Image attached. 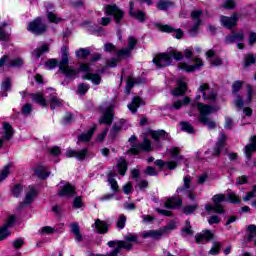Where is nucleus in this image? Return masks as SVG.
Listing matches in <instances>:
<instances>
[{
    "mask_svg": "<svg viewBox=\"0 0 256 256\" xmlns=\"http://www.w3.org/2000/svg\"><path fill=\"white\" fill-rule=\"evenodd\" d=\"M199 99H201V95H197L195 101L191 103L192 109H197L199 111L200 123H203V125H207L208 129H215V127H217V124L215 123V121L209 119V115H211V113H215V111H219V107L203 104L199 102Z\"/></svg>",
    "mask_w": 256,
    "mask_h": 256,
    "instance_id": "nucleus-1",
    "label": "nucleus"
},
{
    "mask_svg": "<svg viewBox=\"0 0 256 256\" xmlns=\"http://www.w3.org/2000/svg\"><path fill=\"white\" fill-rule=\"evenodd\" d=\"M171 57H173L176 61H181V59H183V53L170 50L168 53L157 55L153 59V63L156 64L158 69H162V67H168V65H171Z\"/></svg>",
    "mask_w": 256,
    "mask_h": 256,
    "instance_id": "nucleus-2",
    "label": "nucleus"
},
{
    "mask_svg": "<svg viewBox=\"0 0 256 256\" xmlns=\"http://www.w3.org/2000/svg\"><path fill=\"white\" fill-rule=\"evenodd\" d=\"M62 60L59 63V69L68 77V79H75V76L79 73L75 68L69 66V49L65 46L61 49Z\"/></svg>",
    "mask_w": 256,
    "mask_h": 256,
    "instance_id": "nucleus-3",
    "label": "nucleus"
},
{
    "mask_svg": "<svg viewBox=\"0 0 256 256\" xmlns=\"http://www.w3.org/2000/svg\"><path fill=\"white\" fill-rule=\"evenodd\" d=\"M135 141H137L136 136H131L129 138V143L131 144L130 153H132V155H137L138 153H140V151L149 152L153 150V148L151 147V141L147 138H145L143 142L138 144H135Z\"/></svg>",
    "mask_w": 256,
    "mask_h": 256,
    "instance_id": "nucleus-4",
    "label": "nucleus"
},
{
    "mask_svg": "<svg viewBox=\"0 0 256 256\" xmlns=\"http://www.w3.org/2000/svg\"><path fill=\"white\" fill-rule=\"evenodd\" d=\"M253 95H255V91L253 90V86L250 84L247 85V97L246 100L243 101V97L241 95L236 94V98L234 100V105L241 111L244 105H249L253 101Z\"/></svg>",
    "mask_w": 256,
    "mask_h": 256,
    "instance_id": "nucleus-5",
    "label": "nucleus"
},
{
    "mask_svg": "<svg viewBox=\"0 0 256 256\" xmlns=\"http://www.w3.org/2000/svg\"><path fill=\"white\" fill-rule=\"evenodd\" d=\"M103 11L106 15L114 17L115 23H121V19L125 16V12L121 10L116 4L105 5Z\"/></svg>",
    "mask_w": 256,
    "mask_h": 256,
    "instance_id": "nucleus-6",
    "label": "nucleus"
},
{
    "mask_svg": "<svg viewBox=\"0 0 256 256\" xmlns=\"http://www.w3.org/2000/svg\"><path fill=\"white\" fill-rule=\"evenodd\" d=\"M137 45V39L133 36L128 37V47L122 48L116 52L118 59H127V57H131V53H133V49Z\"/></svg>",
    "mask_w": 256,
    "mask_h": 256,
    "instance_id": "nucleus-7",
    "label": "nucleus"
},
{
    "mask_svg": "<svg viewBox=\"0 0 256 256\" xmlns=\"http://www.w3.org/2000/svg\"><path fill=\"white\" fill-rule=\"evenodd\" d=\"M28 31H31V33H34L35 35H41L47 31V26L43 24L41 18H36L28 24Z\"/></svg>",
    "mask_w": 256,
    "mask_h": 256,
    "instance_id": "nucleus-8",
    "label": "nucleus"
},
{
    "mask_svg": "<svg viewBox=\"0 0 256 256\" xmlns=\"http://www.w3.org/2000/svg\"><path fill=\"white\" fill-rule=\"evenodd\" d=\"M198 92L202 93L204 101H215L217 99V93L209 87V84L204 83L198 88Z\"/></svg>",
    "mask_w": 256,
    "mask_h": 256,
    "instance_id": "nucleus-9",
    "label": "nucleus"
},
{
    "mask_svg": "<svg viewBox=\"0 0 256 256\" xmlns=\"http://www.w3.org/2000/svg\"><path fill=\"white\" fill-rule=\"evenodd\" d=\"M15 225V216L10 215L3 226L0 227V241H3L4 239H7L9 235H11V232H9V229Z\"/></svg>",
    "mask_w": 256,
    "mask_h": 256,
    "instance_id": "nucleus-10",
    "label": "nucleus"
},
{
    "mask_svg": "<svg viewBox=\"0 0 256 256\" xmlns=\"http://www.w3.org/2000/svg\"><path fill=\"white\" fill-rule=\"evenodd\" d=\"M150 137L156 143V147H161V141H169L171 139L169 133L165 132V130H151Z\"/></svg>",
    "mask_w": 256,
    "mask_h": 256,
    "instance_id": "nucleus-11",
    "label": "nucleus"
},
{
    "mask_svg": "<svg viewBox=\"0 0 256 256\" xmlns=\"http://www.w3.org/2000/svg\"><path fill=\"white\" fill-rule=\"evenodd\" d=\"M239 17H241V14L237 12L233 13L231 17L221 16L220 23L223 27H226V29H233V27L237 25Z\"/></svg>",
    "mask_w": 256,
    "mask_h": 256,
    "instance_id": "nucleus-12",
    "label": "nucleus"
},
{
    "mask_svg": "<svg viewBox=\"0 0 256 256\" xmlns=\"http://www.w3.org/2000/svg\"><path fill=\"white\" fill-rule=\"evenodd\" d=\"M194 65H189L187 63H180L178 66V69H181L182 71H186V73H193V71H197L198 69H201L203 67V60L201 58H195L194 59Z\"/></svg>",
    "mask_w": 256,
    "mask_h": 256,
    "instance_id": "nucleus-13",
    "label": "nucleus"
},
{
    "mask_svg": "<svg viewBox=\"0 0 256 256\" xmlns=\"http://www.w3.org/2000/svg\"><path fill=\"white\" fill-rule=\"evenodd\" d=\"M187 93V78L181 76L177 80V87L172 91L174 97H179V95H185Z\"/></svg>",
    "mask_w": 256,
    "mask_h": 256,
    "instance_id": "nucleus-14",
    "label": "nucleus"
},
{
    "mask_svg": "<svg viewBox=\"0 0 256 256\" xmlns=\"http://www.w3.org/2000/svg\"><path fill=\"white\" fill-rule=\"evenodd\" d=\"M227 143V136L224 133H220V137L212 151L213 157H219L223 149H225V145Z\"/></svg>",
    "mask_w": 256,
    "mask_h": 256,
    "instance_id": "nucleus-15",
    "label": "nucleus"
},
{
    "mask_svg": "<svg viewBox=\"0 0 256 256\" xmlns=\"http://www.w3.org/2000/svg\"><path fill=\"white\" fill-rule=\"evenodd\" d=\"M12 137H13V127L11 126V124L4 122L3 136L0 137V148L3 147V143H5V141H11Z\"/></svg>",
    "mask_w": 256,
    "mask_h": 256,
    "instance_id": "nucleus-16",
    "label": "nucleus"
},
{
    "mask_svg": "<svg viewBox=\"0 0 256 256\" xmlns=\"http://www.w3.org/2000/svg\"><path fill=\"white\" fill-rule=\"evenodd\" d=\"M44 7H46L47 10V18L51 23H59L61 21V18L57 17L55 14V6L51 2H45Z\"/></svg>",
    "mask_w": 256,
    "mask_h": 256,
    "instance_id": "nucleus-17",
    "label": "nucleus"
},
{
    "mask_svg": "<svg viewBox=\"0 0 256 256\" xmlns=\"http://www.w3.org/2000/svg\"><path fill=\"white\" fill-rule=\"evenodd\" d=\"M87 153H89V151L87 150V148H84L80 151L77 150H73L71 148H68L66 150V157L70 158V157H75L78 159V161H83V159H85L87 157Z\"/></svg>",
    "mask_w": 256,
    "mask_h": 256,
    "instance_id": "nucleus-18",
    "label": "nucleus"
},
{
    "mask_svg": "<svg viewBox=\"0 0 256 256\" xmlns=\"http://www.w3.org/2000/svg\"><path fill=\"white\" fill-rule=\"evenodd\" d=\"M202 14H203V11L201 10L193 11L191 13L192 19L196 21L194 26L190 30V35L192 37H195V35H197V31H199V25H201V20L199 19V17H201Z\"/></svg>",
    "mask_w": 256,
    "mask_h": 256,
    "instance_id": "nucleus-19",
    "label": "nucleus"
},
{
    "mask_svg": "<svg viewBox=\"0 0 256 256\" xmlns=\"http://www.w3.org/2000/svg\"><path fill=\"white\" fill-rule=\"evenodd\" d=\"M114 109H115V106L110 104L106 108L103 116L100 118L99 123H101V124L105 123L106 125H111V123H113V110Z\"/></svg>",
    "mask_w": 256,
    "mask_h": 256,
    "instance_id": "nucleus-20",
    "label": "nucleus"
},
{
    "mask_svg": "<svg viewBox=\"0 0 256 256\" xmlns=\"http://www.w3.org/2000/svg\"><path fill=\"white\" fill-rule=\"evenodd\" d=\"M225 195L224 194H216L213 196L212 201L214 202V209H215V213H219V214H223L225 213V210L223 209V206L221 205V203H223V201H225Z\"/></svg>",
    "mask_w": 256,
    "mask_h": 256,
    "instance_id": "nucleus-21",
    "label": "nucleus"
},
{
    "mask_svg": "<svg viewBox=\"0 0 256 256\" xmlns=\"http://www.w3.org/2000/svg\"><path fill=\"white\" fill-rule=\"evenodd\" d=\"M249 141L250 143L247 144L244 148V153L248 160L253 157V153L256 151V136H251Z\"/></svg>",
    "mask_w": 256,
    "mask_h": 256,
    "instance_id": "nucleus-22",
    "label": "nucleus"
},
{
    "mask_svg": "<svg viewBox=\"0 0 256 256\" xmlns=\"http://www.w3.org/2000/svg\"><path fill=\"white\" fill-rule=\"evenodd\" d=\"M213 239V232L210 230H204L201 233L195 235L196 243H207Z\"/></svg>",
    "mask_w": 256,
    "mask_h": 256,
    "instance_id": "nucleus-23",
    "label": "nucleus"
},
{
    "mask_svg": "<svg viewBox=\"0 0 256 256\" xmlns=\"http://www.w3.org/2000/svg\"><path fill=\"white\" fill-rule=\"evenodd\" d=\"M37 197V189L34 186H28L26 189V195L24 198V205H31L35 198Z\"/></svg>",
    "mask_w": 256,
    "mask_h": 256,
    "instance_id": "nucleus-24",
    "label": "nucleus"
},
{
    "mask_svg": "<svg viewBox=\"0 0 256 256\" xmlns=\"http://www.w3.org/2000/svg\"><path fill=\"white\" fill-rule=\"evenodd\" d=\"M52 93L49 96V103H50V108L53 110L57 109V107H61L63 105V100L57 97V93H55L54 89H50Z\"/></svg>",
    "mask_w": 256,
    "mask_h": 256,
    "instance_id": "nucleus-25",
    "label": "nucleus"
},
{
    "mask_svg": "<svg viewBox=\"0 0 256 256\" xmlns=\"http://www.w3.org/2000/svg\"><path fill=\"white\" fill-rule=\"evenodd\" d=\"M159 29L163 33H174V36L176 39H181V37H183V30H181V29L175 30V28H173L169 25H160Z\"/></svg>",
    "mask_w": 256,
    "mask_h": 256,
    "instance_id": "nucleus-26",
    "label": "nucleus"
},
{
    "mask_svg": "<svg viewBox=\"0 0 256 256\" xmlns=\"http://www.w3.org/2000/svg\"><path fill=\"white\" fill-rule=\"evenodd\" d=\"M245 39V33L243 31L233 32L231 35L226 36L225 43L228 45L231 43H237V41H243Z\"/></svg>",
    "mask_w": 256,
    "mask_h": 256,
    "instance_id": "nucleus-27",
    "label": "nucleus"
},
{
    "mask_svg": "<svg viewBox=\"0 0 256 256\" xmlns=\"http://www.w3.org/2000/svg\"><path fill=\"white\" fill-rule=\"evenodd\" d=\"M129 15L137 19L140 23L145 21V14L141 10L135 11V4L133 2H130Z\"/></svg>",
    "mask_w": 256,
    "mask_h": 256,
    "instance_id": "nucleus-28",
    "label": "nucleus"
},
{
    "mask_svg": "<svg viewBox=\"0 0 256 256\" xmlns=\"http://www.w3.org/2000/svg\"><path fill=\"white\" fill-rule=\"evenodd\" d=\"M183 205V200L180 197L168 198L164 204L166 209H175V207H181Z\"/></svg>",
    "mask_w": 256,
    "mask_h": 256,
    "instance_id": "nucleus-29",
    "label": "nucleus"
},
{
    "mask_svg": "<svg viewBox=\"0 0 256 256\" xmlns=\"http://www.w3.org/2000/svg\"><path fill=\"white\" fill-rule=\"evenodd\" d=\"M165 230H149L142 233L143 239H161Z\"/></svg>",
    "mask_w": 256,
    "mask_h": 256,
    "instance_id": "nucleus-30",
    "label": "nucleus"
},
{
    "mask_svg": "<svg viewBox=\"0 0 256 256\" xmlns=\"http://www.w3.org/2000/svg\"><path fill=\"white\" fill-rule=\"evenodd\" d=\"M59 197H73L75 195V188L71 184H65L58 192Z\"/></svg>",
    "mask_w": 256,
    "mask_h": 256,
    "instance_id": "nucleus-31",
    "label": "nucleus"
},
{
    "mask_svg": "<svg viewBox=\"0 0 256 256\" xmlns=\"http://www.w3.org/2000/svg\"><path fill=\"white\" fill-rule=\"evenodd\" d=\"M71 233L75 235V241L81 243L83 241V235H81V229L79 228V223L74 222L70 225Z\"/></svg>",
    "mask_w": 256,
    "mask_h": 256,
    "instance_id": "nucleus-32",
    "label": "nucleus"
},
{
    "mask_svg": "<svg viewBox=\"0 0 256 256\" xmlns=\"http://www.w3.org/2000/svg\"><path fill=\"white\" fill-rule=\"evenodd\" d=\"M93 226L100 234H105L107 233V231H109V226L107 225V222L101 221V219H97Z\"/></svg>",
    "mask_w": 256,
    "mask_h": 256,
    "instance_id": "nucleus-33",
    "label": "nucleus"
},
{
    "mask_svg": "<svg viewBox=\"0 0 256 256\" xmlns=\"http://www.w3.org/2000/svg\"><path fill=\"white\" fill-rule=\"evenodd\" d=\"M143 105V101L140 97L136 96L132 99V102L128 104V109L131 113H137V109H139Z\"/></svg>",
    "mask_w": 256,
    "mask_h": 256,
    "instance_id": "nucleus-34",
    "label": "nucleus"
},
{
    "mask_svg": "<svg viewBox=\"0 0 256 256\" xmlns=\"http://www.w3.org/2000/svg\"><path fill=\"white\" fill-rule=\"evenodd\" d=\"M97 126H93L91 129L88 130L87 133H82L78 136V141H82L83 143H87L91 141V137H93Z\"/></svg>",
    "mask_w": 256,
    "mask_h": 256,
    "instance_id": "nucleus-35",
    "label": "nucleus"
},
{
    "mask_svg": "<svg viewBox=\"0 0 256 256\" xmlns=\"http://www.w3.org/2000/svg\"><path fill=\"white\" fill-rule=\"evenodd\" d=\"M30 97L34 103L41 105V107H47V99L41 93L30 94Z\"/></svg>",
    "mask_w": 256,
    "mask_h": 256,
    "instance_id": "nucleus-36",
    "label": "nucleus"
},
{
    "mask_svg": "<svg viewBox=\"0 0 256 256\" xmlns=\"http://www.w3.org/2000/svg\"><path fill=\"white\" fill-rule=\"evenodd\" d=\"M184 187H180L176 190V193H178V195L181 193L182 195L187 194V192L189 191V189L191 188V176H185L184 179Z\"/></svg>",
    "mask_w": 256,
    "mask_h": 256,
    "instance_id": "nucleus-37",
    "label": "nucleus"
},
{
    "mask_svg": "<svg viewBox=\"0 0 256 256\" xmlns=\"http://www.w3.org/2000/svg\"><path fill=\"white\" fill-rule=\"evenodd\" d=\"M34 173L35 175H37V177H39V179H47V177H49V172L47 171V168L43 165H38L34 169Z\"/></svg>",
    "mask_w": 256,
    "mask_h": 256,
    "instance_id": "nucleus-38",
    "label": "nucleus"
},
{
    "mask_svg": "<svg viewBox=\"0 0 256 256\" xmlns=\"http://www.w3.org/2000/svg\"><path fill=\"white\" fill-rule=\"evenodd\" d=\"M49 51V45L47 44H43L42 46L36 48L32 55L34 57V59H39V57H41V55H43L44 53H48Z\"/></svg>",
    "mask_w": 256,
    "mask_h": 256,
    "instance_id": "nucleus-39",
    "label": "nucleus"
},
{
    "mask_svg": "<svg viewBox=\"0 0 256 256\" xmlns=\"http://www.w3.org/2000/svg\"><path fill=\"white\" fill-rule=\"evenodd\" d=\"M83 79L92 81L94 85H99L101 83V76H99V74L87 73L86 75L83 76Z\"/></svg>",
    "mask_w": 256,
    "mask_h": 256,
    "instance_id": "nucleus-40",
    "label": "nucleus"
},
{
    "mask_svg": "<svg viewBox=\"0 0 256 256\" xmlns=\"http://www.w3.org/2000/svg\"><path fill=\"white\" fill-rule=\"evenodd\" d=\"M13 167V164L9 163L4 166V168L0 172V183L1 181H5L7 177H9V173H11V168Z\"/></svg>",
    "mask_w": 256,
    "mask_h": 256,
    "instance_id": "nucleus-41",
    "label": "nucleus"
},
{
    "mask_svg": "<svg viewBox=\"0 0 256 256\" xmlns=\"http://www.w3.org/2000/svg\"><path fill=\"white\" fill-rule=\"evenodd\" d=\"M117 168L120 175H125V173H127V161L123 158H120L117 163Z\"/></svg>",
    "mask_w": 256,
    "mask_h": 256,
    "instance_id": "nucleus-42",
    "label": "nucleus"
},
{
    "mask_svg": "<svg viewBox=\"0 0 256 256\" xmlns=\"http://www.w3.org/2000/svg\"><path fill=\"white\" fill-rule=\"evenodd\" d=\"M170 7H173V2H171L170 0H160L157 3V8L160 11H165V9H169Z\"/></svg>",
    "mask_w": 256,
    "mask_h": 256,
    "instance_id": "nucleus-43",
    "label": "nucleus"
},
{
    "mask_svg": "<svg viewBox=\"0 0 256 256\" xmlns=\"http://www.w3.org/2000/svg\"><path fill=\"white\" fill-rule=\"evenodd\" d=\"M113 177H114L113 173H110L108 177V183L112 191L116 193L117 191H119V184H117V180H115V178Z\"/></svg>",
    "mask_w": 256,
    "mask_h": 256,
    "instance_id": "nucleus-44",
    "label": "nucleus"
},
{
    "mask_svg": "<svg viewBox=\"0 0 256 256\" xmlns=\"http://www.w3.org/2000/svg\"><path fill=\"white\" fill-rule=\"evenodd\" d=\"M191 103V99H189V97H185L182 101L178 100L176 102H174L172 109H181V107H183V105H187Z\"/></svg>",
    "mask_w": 256,
    "mask_h": 256,
    "instance_id": "nucleus-45",
    "label": "nucleus"
},
{
    "mask_svg": "<svg viewBox=\"0 0 256 256\" xmlns=\"http://www.w3.org/2000/svg\"><path fill=\"white\" fill-rule=\"evenodd\" d=\"M199 209V204L187 205L183 208L184 215H193V212Z\"/></svg>",
    "mask_w": 256,
    "mask_h": 256,
    "instance_id": "nucleus-46",
    "label": "nucleus"
},
{
    "mask_svg": "<svg viewBox=\"0 0 256 256\" xmlns=\"http://www.w3.org/2000/svg\"><path fill=\"white\" fill-rule=\"evenodd\" d=\"M90 51L87 48H80L79 50L76 51V57H78V59H85L87 57H89L90 55Z\"/></svg>",
    "mask_w": 256,
    "mask_h": 256,
    "instance_id": "nucleus-47",
    "label": "nucleus"
},
{
    "mask_svg": "<svg viewBox=\"0 0 256 256\" xmlns=\"http://www.w3.org/2000/svg\"><path fill=\"white\" fill-rule=\"evenodd\" d=\"M180 127L182 131H185L186 133H195V129L193 128V125L189 122H181Z\"/></svg>",
    "mask_w": 256,
    "mask_h": 256,
    "instance_id": "nucleus-48",
    "label": "nucleus"
},
{
    "mask_svg": "<svg viewBox=\"0 0 256 256\" xmlns=\"http://www.w3.org/2000/svg\"><path fill=\"white\" fill-rule=\"evenodd\" d=\"M4 27H7V24L4 23L0 26V41H9V32L5 31Z\"/></svg>",
    "mask_w": 256,
    "mask_h": 256,
    "instance_id": "nucleus-49",
    "label": "nucleus"
},
{
    "mask_svg": "<svg viewBox=\"0 0 256 256\" xmlns=\"http://www.w3.org/2000/svg\"><path fill=\"white\" fill-rule=\"evenodd\" d=\"M226 201H229V203H241V199L235 194V192H229L226 195Z\"/></svg>",
    "mask_w": 256,
    "mask_h": 256,
    "instance_id": "nucleus-50",
    "label": "nucleus"
},
{
    "mask_svg": "<svg viewBox=\"0 0 256 256\" xmlns=\"http://www.w3.org/2000/svg\"><path fill=\"white\" fill-rule=\"evenodd\" d=\"M255 63V55L253 54H247L244 58V67L247 69L249 65H254Z\"/></svg>",
    "mask_w": 256,
    "mask_h": 256,
    "instance_id": "nucleus-51",
    "label": "nucleus"
},
{
    "mask_svg": "<svg viewBox=\"0 0 256 256\" xmlns=\"http://www.w3.org/2000/svg\"><path fill=\"white\" fill-rule=\"evenodd\" d=\"M23 193V185L21 184H16L12 188V195L14 197H21V194Z\"/></svg>",
    "mask_w": 256,
    "mask_h": 256,
    "instance_id": "nucleus-52",
    "label": "nucleus"
},
{
    "mask_svg": "<svg viewBox=\"0 0 256 256\" xmlns=\"http://www.w3.org/2000/svg\"><path fill=\"white\" fill-rule=\"evenodd\" d=\"M221 251V244L219 242H213L212 248L209 251V255H219Z\"/></svg>",
    "mask_w": 256,
    "mask_h": 256,
    "instance_id": "nucleus-53",
    "label": "nucleus"
},
{
    "mask_svg": "<svg viewBox=\"0 0 256 256\" xmlns=\"http://www.w3.org/2000/svg\"><path fill=\"white\" fill-rule=\"evenodd\" d=\"M237 6L235 0H223L222 7L223 9H233Z\"/></svg>",
    "mask_w": 256,
    "mask_h": 256,
    "instance_id": "nucleus-54",
    "label": "nucleus"
},
{
    "mask_svg": "<svg viewBox=\"0 0 256 256\" xmlns=\"http://www.w3.org/2000/svg\"><path fill=\"white\" fill-rule=\"evenodd\" d=\"M248 231H250L248 235V241H253V239L256 237V226L254 224L249 225Z\"/></svg>",
    "mask_w": 256,
    "mask_h": 256,
    "instance_id": "nucleus-55",
    "label": "nucleus"
},
{
    "mask_svg": "<svg viewBox=\"0 0 256 256\" xmlns=\"http://www.w3.org/2000/svg\"><path fill=\"white\" fill-rule=\"evenodd\" d=\"M170 153L172 155V159H176V161H181L183 159V156L179 155V148L174 147L170 150Z\"/></svg>",
    "mask_w": 256,
    "mask_h": 256,
    "instance_id": "nucleus-56",
    "label": "nucleus"
},
{
    "mask_svg": "<svg viewBox=\"0 0 256 256\" xmlns=\"http://www.w3.org/2000/svg\"><path fill=\"white\" fill-rule=\"evenodd\" d=\"M125 223H127V217L121 214L117 221L118 229H125Z\"/></svg>",
    "mask_w": 256,
    "mask_h": 256,
    "instance_id": "nucleus-57",
    "label": "nucleus"
},
{
    "mask_svg": "<svg viewBox=\"0 0 256 256\" xmlns=\"http://www.w3.org/2000/svg\"><path fill=\"white\" fill-rule=\"evenodd\" d=\"M241 87H243V81H236L232 85V93L236 94L239 93L241 90Z\"/></svg>",
    "mask_w": 256,
    "mask_h": 256,
    "instance_id": "nucleus-58",
    "label": "nucleus"
},
{
    "mask_svg": "<svg viewBox=\"0 0 256 256\" xmlns=\"http://www.w3.org/2000/svg\"><path fill=\"white\" fill-rule=\"evenodd\" d=\"M89 84H85V83H82V84H79L78 85V93L80 95H85V93H87V91H89Z\"/></svg>",
    "mask_w": 256,
    "mask_h": 256,
    "instance_id": "nucleus-59",
    "label": "nucleus"
},
{
    "mask_svg": "<svg viewBox=\"0 0 256 256\" xmlns=\"http://www.w3.org/2000/svg\"><path fill=\"white\" fill-rule=\"evenodd\" d=\"M21 65H23V60L21 58H15L11 60L8 67H21Z\"/></svg>",
    "mask_w": 256,
    "mask_h": 256,
    "instance_id": "nucleus-60",
    "label": "nucleus"
},
{
    "mask_svg": "<svg viewBox=\"0 0 256 256\" xmlns=\"http://www.w3.org/2000/svg\"><path fill=\"white\" fill-rule=\"evenodd\" d=\"M83 207V200L81 199L80 196L74 198L73 201V208L74 209H81Z\"/></svg>",
    "mask_w": 256,
    "mask_h": 256,
    "instance_id": "nucleus-61",
    "label": "nucleus"
},
{
    "mask_svg": "<svg viewBox=\"0 0 256 256\" xmlns=\"http://www.w3.org/2000/svg\"><path fill=\"white\" fill-rule=\"evenodd\" d=\"M40 233L51 235V234L55 233V228H53L51 226H44L41 228Z\"/></svg>",
    "mask_w": 256,
    "mask_h": 256,
    "instance_id": "nucleus-62",
    "label": "nucleus"
},
{
    "mask_svg": "<svg viewBox=\"0 0 256 256\" xmlns=\"http://www.w3.org/2000/svg\"><path fill=\"white\" fill-rule=\"evenodd\" d=\"M46 69H55L57 67V60L56 59H50L45 63Z\"/></svg>",
    "mask_w": 256,
    "mask_h": 256,
    "instance_id": "nucleus-63",
    "label": "nucleus"
},
{
    "mask_svg": "<svg viewBox=\"0 0 256 256\" xmlns=\"http://www.w3.org/2000/svg\"><path fill=\"white\" fill-rule=\"evenodd\" d=\"M31 111H33V106L31 104H26L22 107L23 115H30Z\"/></svg>",
    "mask_w": 256,
    "mask_h": 256,
    "instance_id": "nucleus-64",
    "label": "nucleus"
}]
</instances>
